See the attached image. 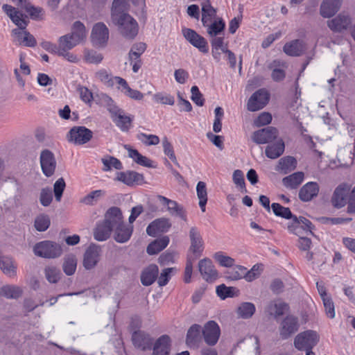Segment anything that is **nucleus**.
Wrapping results in <instances>:
<instances>
[{
    "mask_svg": "<svg viewBox=\"0 0 355 355\" xmlns=\"http://www.w3.org/2000/svg\"><path fill=\"white\" fill-rule=\"evenodd\" d=\"M331 202L337 209L343 208L347 204V212L355 213V185L352 189L351 185L346 182L338 184L333 192Z\"/></svg>",
    "mask_w": 355,
    "mask_h": 355,
    "instance_id": "nucleus-1",
    "label": "nucleus"
},
{
    "mask_svg": "<svg viewBox=\"0 0 355 355\" xmlns=\"http://www.w3.org/2000/svg\"><path fill=\"white\" fill-rule=\"evenodd\" d=\"M111 21L117 27L119 33L126 40H132L137 35L139 25L137 21L127 12L114 14Z\"/></svg>",
    "mask_w": 355,
    "mask_h": 355,
    "instance_id": "nucleus-2",
    "label": "nucleus"
},
{
    "mask_svg": "<svg viewBox=\"0 0 355 355\" xmlns=\"http://www.w3.org/2000/svg\"><path fill=\"white\" fill-rule=\"evenodd\" d=\"M35 256L44 259H55L62 254L61 245L52 241H43L37 243L33 246Z\"/></svg>",
    "mask_w": 355,
    "mask_h": 355,
    "instance_id": "nucleus-3",
    "label": "nucleus"
},
{
    "mask_svg": "<svg viewBox=\"0 0 355 355\" xmlns=\"http://www.w3.org/2000/svg\"><path fill=\"white\" fill-rule=\"evenodd\" d=\"M319 336L312 330L305 331L299 334L294 339V345L299 350H305L306 355H315L313 347L318 343Z\"/></svg>",
    "mask_w": 355,
    "mask_h": 355,
    "instance_id": "nucleus-4",
    "label": "nucleus"
},
{
    "mask_svg": "<svg viewBox=\"0 0 355 355\" xmlns=\"http://www.w3.org/2000/svg\"><path fill=\"white\" fill-rule=\"evenodd\" d=\"M287 228L290 232L298 236H303L307 233L313 234L311 231L313 225L311 222L303 216L297 218L294 216L291 218V221L288 223Z\"/></svg>",
    "mask_w": 355,
    "mask_h": 355,
    "instance_id": "nucleus-5",
    "label": "nucleus"
},
{
    "mask_svg": "<svg viewBox=\"0 0 355 355\" xmlns=\"http://www.w3.org/2000/svg\"><path fill=\"white\" fill-rule=\"evenodd\" d=\"M352 19L349 15L341 12L327 20V25L334 33H343L352 27Z\"/></svg>",
    "mask_w": 355,
    "mask_h": 355,
    "instance_id": "nucleus-6",
    "label": "nucleus"
},
{
    "mask_svg": "<svg viewBox=\"0 0 355 355\" xmlns=\"http://www.w3.org/2000/svg\"><path fill=\"white\" fill-rule=\"evenodd\" d=\"M279 138L277 129L272 126L258 130L254 132L252 135V141L257 144H269Z\"/></svg>",
    "mask_w": 355,
    "mask_h": 355,
    "instance_id": "nucleus-7",
    "label": "nucleus"
},
{
    "mask_svg": "<svg viewBox=\"0 0 355 355\" xmlns=\"http://www.w3.org/2000/svg\"><path fill=\"white\" fill-rule=\"evenodd\" d=\"M269 97L270 95L266 90L263 89L257 90L249 98L247 104L248 110L255 112L263 108L268 103Z\"/></svg>",
    "mask_w": 355,
    "mask_h": 355,
    "instance_id": "nucleus-8",
    "label": "nucleus"
},
{
    "mask_svg": "<svg viewBox=\"0 0 355 355\" xmlns=\"http://www.w3.org/2000/svg\"><path fill=\"white\" fill-rule=\"evenodd\" d=\"M189 236L191 243L189 251L194 254L195 259L200 257L204 249V242L200 231L196 227H191L189 230Z\"/></svg>",
    "mask_w": 355,
    "mask_h": 355,
    "instance_id": "nucleus-9",
    "label": "nucleus"
},
{
    "mask_svg": "<svg viewBox=\"0 0 355 355\" xmlns=\"http://www.w3.org/2000/svg\"><path fill=\"white\" fill-rule=\"evenodd\" d=\"M182 34L185 39L193 46L198 49L201 52H208L207 42L206 40L195 31L191 28H183Z\"/></svg>",
    "mask_w": 355,
    "mask_h": 355,
    "instance_id": "nucleus-10",
    "label": "nucleus"
},
{
    "mask_svg": "<svg viewBox=\"0 0 355 355\" xmlns=\"http://www.w3.org/2000/svg\"><path fill=\"white\" fill-rule=\"evenodd\" d=\"M69 134V140L78 145L87 143L92 137V132L84 126L73 127Z\"/></svg>",
    "mask_w": 355,
    "mask_h": 355,
    "instance_id": "nucleus-11",
    "label": "nucleus"
},
{
    "mask_svg": "<svg viewBox=\"0 0 355 355\" xmlns=\"http://www.w3.org/2000/svg\"><path fill=\"white\" fill-rule=\"evenodd\" d=\"M40 159L44 175L46 177L52 176L56 168L54 155L50 150H44L42 151Z\"/></svg>",
    "mask_w": 355,
    "mask_h": 355,
    "instance_id": "nucleus-12",
    "label": "nucleus"
},
{
    "mask_svg": "<svg viewBox=\"0 0 355 355\" xmlns=\"http://www.w3.org/2000/svg\"><path fill=\"white\" fill-rule=\"evenodd\" d=\"M220 331L218 324L213 321L207 322L202 330V335L205 343L209 345H214L218 342Z\"/></svg>",
    "mask_w": 355,
    "mask_h": 355,
    "instance_id": "nucleus-13",
    "label": "nucleus"
},
{
    "mask_svg": "<svg viewBox=\"0 0 355 355\" xmlns=\"http://www.w3.org/2000/svg\"><path fill=\"white\" fill-rule=\"evenodd\" d=\"M91 38L96 46H104L109 38V30L106 25L102 22L96 23L92 31Z\"/></svg>",
    "mask_w": 355,
    "mask_h": 355,
    "instance_id": "nucleus-14",
    "label": "nucleus"
},
{
    "mask_svg": "<svg viewBox=\"0 0 355 355\" xmlns=\"http://www.w3.org/2000/svg\"><path fill=\"white\" fill-rule=\"evenodd\" d=\"M299 329L298 320L293 315L286 316L281 322L279 334L282 339H287Z\"/></svg>",
    "mask_w": 355,
    "mask_h": 355,
    "instance_id": "nucleus-15",
    "label": "nucleus"
},
{
    "mask_svg": "<svg viewBox=\"0 0 355 355\" xmlns=\"http://www.w3.org/2000/svg\"><path fill=\"white\" fill-rule=\"evenodd\" d=\"M198 270L202 278L207 282H214L218 278V272L212 261L205 258L198 262Z\"/></svg>",
    "mask_w": 355,
    "mask_h": 355,
    "instance_id": "nucleus-16",
    "label": "nucleus"
},
{
    "mask_svg": "<svg viewBox=\"0 0 355 355\" xmlns=\"http://www.w3.org/2000/svg\"><path fill=\"white\" fill-rule=\"evenodd\" d=\"M157 198L161 202L167 206V211L171 216L179 217L182 220L187 221V211L182 205L163 196L159 195L157 196Z\"/></svg>",
    "mask_w": 355,
    "mask_h": 355,
    "instance_id": "nucleus-17",
    "label": "nucleus"
},
{
    "mask_svg": "<svg viewBox=\"0 0 355 355\" xmlns=\"http://www.w3.org/2000/svg\"><path fill=\"white\" fill-rule=\"evenodd\" d=\"M101 248L95 244L90 245L86 250L83 258V266L87 270L92 269L99 261Z\"/></svg>",
    "mask_w": 355,
    "mask_h": 355,
    "instance_id": "nucleus-18",
    "label": "nucleus"
},
{
    "mask_svg": "<svg viewBox=\"0 0 355 355\" xmlns=\"http://www.w3.org/2000/svg\"><path fill=\"white\" fill-rule=\"evenodd\" d=\"M171 227V223L167 218H159L151 222L146 228V233L151 236H155L159 233L166 232Z\"/></svg>",
    "mask_w": 355,
    "mask_h": 355,
    "instance_id": "nucleus-19",
    "label": "nucleus"
},
{
    "mask_svg": "<svg viewBox=\"0 0 355 355\" xmlns=\"http://www.w3.org/2000/svg\"><path fill=\"white\" fill-rule=\"evenodd\" d=\"M103 222L108 225L112 230L123 225V216L120 209L116 207L110 208L105 215Z\"/></svg>",
    "mask_w": 355,
    "mask_h": 355,
    "instance_id": "nucleus-20",
    "label": "nucleus"
},
{
    "mask_svg": "<svg viewBox=\"0 0 355 355\" xmlns=\"http://www.w3.org/2000/svg\"><path fill=\"white\" fill-rule=\"evenodd\" d=\"M2 8L12 21L18 26L17 29H26L27 21L24 19V15L21 12L8 4L3 5Z\"/></svg>",
    "mask_w": 355,
    "mask_h": 355,
    "instance_id": "nucleus-21",
    "label": "nucleus"
},
{
    "mask_svg": "<svg viewBox=\"0 0 355 355\" xmlns=\"http://www.w3.org/2000/svg\"><path fill=\"white\" fill-rule=\"evenodd\" d=\"M15 37L14 42L17 45H24L26 46L33 47L36 44L35 37L26 31L21 29H14L12 31Z\"/></svg>",
    "mask_w": 355,
    "mask_h": 355,
    "instance_id": "nucleus-22",
    "label": "nucleus"
},
{
    "mask_svg": "<svg viewBox=\"0 0 355 355\" xmlns=\"http://www.w3.org/2000/svg\"><path fill=\"white\" fill-rule=\"evenodd\" d=\"M319 190L320 187L317 182H307L300 189L299 198L303 202L311 201L318 196Z\"/></svg>",
    "mask_w": 355,
    "mask_h": 355,
    "instance_id": "nucleus-23",
    "label": "nucleus"
},
{
    "mask_svg": "<svg viewBox=\"0 0 355 355\" xmlns=\"http://www.w3.org/2000/svg\"><path fill=\"white\" fill-rule=\"evenodd\" d=\"M342 0H323L320 5V13L324 18L333 17L340 9Z\"/></svg>",
    "mask_w": 355,
    "mask_h": 355,
    "instance_id": "nucleus-24",
    "label": "nucleus"
},
{
    "mask_svg": "<svg viewBox=\"0 0 355 355\" xmlns=\"http://www.w3.org/2000/svg\"><path fill=\"white\" fill-rule=\"evenodd\" d=\"M116 180L126 185L132 186L134 184H141L144 181V175L133 171H127L118 173Z\"/></svg>",
    "mask_w": 355,
    "mask_h": 355,
    "instance_id": "nucleus-25",
    "label": "nucleus"
},
{
    "mask_svg": "<svg viewBox=\"0 0 355 355\" xmlns=\"http://www.w3.org/2000/svg\"><path fill=\"white\" fill-rule=\"evenodd\" d=\"M17 265L14 259L0 253V269L4 275L9 277H15L17 275Z\"/></svg>",
    "mask_w": 355,
    "mask_h": 355,
    "instance_id": "nucleus-26",
    "label": "nucleus"
},
{
    "mask_svg": "<svg viewBox=\"0 0 355 355\" xmlns=\"http://www.w3.org/2000/svg\"><path fill=\"white\" fill-rule=\"evenodd\" d=\"M274 143H270L266 148L265 153L267 157L270 159H277L284 152L285 144L282 138L273 141Z\"/></svg>",
    "mask_w": 355,
    "mask_h": 355,
    "instance_id": "nucleus-27",
    "label": "nucleus"
},
{
    "mask_svg": "<svg viewBox=\"0 0 355 355\" xmlns=\"http://www.w3.org/2000/svg\"><path fill=\"white\" fill-rule=\"evenodd\" d=\"M171 352V339L163 335L155 343L152 355H169Z\"/></svg>",
    "mask_w": 355,
    "mask_h": 355,
    "instance_id": "nucleus-28",
    "label": "nucleus"
},
{
    "mask_svg": "<svg viewBox=\"0 0 355 355\" xmlns=\"http://www.w3.org/2000/svg\"><path fill=\"white\" fill-rule=\"evenodd\" d=\"M288 309L287 304L280 300L270 301L265 308V312L275 318L284 314Z\"/></svg>",
    "mask_w": 355,
    "mask_h": 355,
    "instance_id": "nucleus-29",
    "label": "nucleus"
},
{
    "mask_svg": "<svg viewBox=\"0 0 355 355\" xmlns=\"http://www.w3.org/2000/svg\"><path fill=\"white\" fill-rule=\"evenodd\" d=\"M111 119L122 131H128L131 126V118L126 115L124 111L120 108L111 115Z\"/></svg>",
    "mask_w": 355,
    "mask_h": 355,
    "instance_id": "nucleus-30",
    "label": "nucleus"
},
{
    "mask_svg": "<svg viewBox=\"0 0 355 355\" xmlns=\"http://www.w3.org/2000/svg\"><path fill=\"white\" fill-rule=\"evenodd\" d=\"M159 268L155 264H150L145 268L141 275V282L144 286H148L154 283L158 277Z\"/></svg>",
    "mask_w": 355,
    "mask_h": 355,
    "instance_id": "nucleus-31",
    "label": "nucleus"
},
{
    "mask_svg": "<svg viewBox=\"0 0 355 355\" xmlns=\"http://www.w3.org/2000/svg\"><path fill=\"white\" fill-rule=\"evenodd\" d=\"M113 231L114 240L118 243H123L130 239L133 232V226L123 224Z\"/></svg>",
    "mask_w": 355,
    "mask_h": 355,
    "instance_id": "nucleus-32",
    "label": "nucleus"
},
{
    "mask_svg": "<svg viewBox=\"0 0 355 355\" xmlns=\"http://www.w3.org/2000/svg\"><path fill=\"white\" fill-rule=\"evenodd\" d=\"M297 167V160L292 156H286L281 158L275 170L284 174H287L295 170Z\"/></svg>",
    "mask_w": 355,
    "mask_h": 355,
    "instance_id": "nucleus-33",
    "label": "nucleus"
},
{
    "mask_svg": "<svg viewBox=\"0 0 355 355\" xmlns=\"http://www.w3.org/2000/svg\"><path fill=\"white\" fill-rule=\"evenodd\" d=\"M117 80H119V86L117 88L126 96L136 101H141L144 98V94L139 90L130 88L125 79Z\"/></svg>",
    "mask_w": 355,
    "mask_h": 355,
    "instance_id": "nucleus-34",
    "label": "nucleus"
},
{
    "mask_svg": "<svg viewBox=\"0 0 355 355\" xmlns=\"http://www.w3.org/2000/svg\"><path fill=\"white\" fill-rule=\"evenodd\" d=\"M134 345L142 350H146L150 347L151 338L147 334L141 331H135L132 336Z\"/></svg>",
    "mask_w": 355,
    "mask_h": 355,
    "instance_id": "nucleus-35",
    "label": "nucleus"
},
{
    "mask_svg": "<svg viewBox=\"0 0 355 355\" xmlns=\"http://www.w3.org/2000/svg\"><path fill=\"white\" fill-rule=\"evenodd\" d=\"M304 178V174L303 172H295L284 178L282 179V183L285 187L291 189H295L301 184Z\"/></svg>",
    "mask_w": 355,
    "mask_h": 355,
    "instance_id": "nucleus-36",
    "label": "nucleus"
},
{
    "mask_svg": "<svg viewBox=\"0 0 355 355\" xmlns=\"http://www.w3.org/2000/svg\"><path fill=\"white\" fill-rule=\"evenodd\" d=\"M202 7V23L203 26H207L209 21L213 20L216 15V10L214 8L209 0H203L201 2Z\"/></svg>",
    "mask_w": 355,
    "mask_h": 355,
    "instance_id": "nucleus-37",
    "label": "nucleus"
},
{
    "mask_svg": "<svg viewBox=\"0 0 355 355\" xmlns=\"http://www.w3.org/2000/svg\"><path fill=\"white\" fill-rule=\"evenodd\" d=\"M284 51L290 56H299L304 51L303 42L300 40H295L286 43L284 46Z\"/></svg>",
    "mask_w": 355,
    "mask_h": 355,
    "instance_id": "nucleus-38",
    "label": "nucleus"
},
{
    "mask_svg": "<svg viewBox=\"0 0 355 355\" xmlns=\"http://www.w3.org/2000/svg\"><path fill=\"white\" fill-rule=\"evenodd\" d=\"M168 243L169 238L167 236H162L150 243L147 247L146 252L150 255L156 254L164 250Z\"/></svg>",
    "mask_w": 355,
    "mask_h": 355,
    "instance_id": "nucleus-39",
    "label": "nucleus"
},
{
    "mask_svg": "<svg viewBox=\"0 0 355 355\" xmlns=\"http://www.w3.org/2000/svg\"><path fill=\"white\" fill-rule=\"evenodd\" d=\"M255 311L256 307L253 303L245 302L238 306L236 312L239 318L249 319L252 317Z\"/></svg>",
    "mask_w": 355,
    "mask_h": 355,
    "instance_id": "nucleus-40",
    "label": "nucleus"
},
{
    "mask_svg": "<svg viewBox=\"0 0 355 355\" xmlns=\"http://www.w3.org/2000/svg\"><path fill=\"white\" fill-rule=\"evenodd\" d=\"M200 330L201 327L198 324H193L189 329L186 338V343L189 347H196L198 345L200 340Z\"/></svg>",
    "mask_w": 355,
    "mask_h": 355,
    "instance_id": "nucleus-41",
    "label": "nucleus"
},
{
    "mask_svg": "<svg viewBox=\"0 0 355 355\" xmlns=\"http://www.w3.org/2000/svg\"><path fill=\"white\" fill-rule=\"evenodd\" d=\"M125 148L128 151L129 157H131L137 164L148 168L154 167L152 164L153 162L146 156L141 155L137 150L132 149L127 146H125Z\"/></svg>",
    "mask_w": 355,
    "mask_h": 355,
    "instance_id": "nucleus-42",
    "label": "nucleus"
},
{
    "mask_svg": "<svg viewBox=\"0 0 355 355\" xmlns=\"http://www.w3.org/2000/svg\"><path fill=\"white\" fill-rule=\"evenodd\" d=\"M112 231L108 225H106L103 221L100 222L94 229V237L98 241H105L110 237Z\"/></svg>",
    "mask_w": 355,
    "mask_h": 355,
    "instance_id": "nucleus-43",
    "label": "nucleus"
},
{
    "mask_svg": "<svg viewBox=\"0 0 355 355\" xmlns=\"http://www.w3.org/2000/svg\"><path fill=\"white\" fill-rule=\"evenodd\" d=\"M207 34L211 37L219 35L224 30L225 24L222 19L217 20H211L207 23Z\"/></svg>",
    "mask_w": 355,
    "mask_h": 355,
    "instance_id": "nucleus-44",
    "label": "nucleus"
},
{
    "mask_svg": "<svg viewBox=\"0 0 355 355\" xmlns=\"http://www.w3.org/2000/svg\"><path fill=\"white\" fill-rule=\"evenodd\" d=\"M96 77L108 87H113L115 85H119V80L117 79H123L119 76H111L104 69L97 71L96 73Z\"/></svg>",
    "mask_w": 355,
    "mask_h": 355,
    "instance_id": "nucleus-45",
    "label": "nucleus"
},
{
    "mask_svg": "<svg viewBox=\"0 0 355 355\" xmlns=\"http://www.w3.org/2000/svg\"><path fill=\"white\" fill-rule=\"evenodd\" d=\"M79 44L86 37V30L85 25L79 21H75L72 26L71 33H69Z\"/></svg>",
    "mask_w": 355,
    "mask_h": 355,
    "instance_id": "nucleus-46",
    "label": "nucleus"
},
{
    "mask_svg": "<svg viewBox=\"0 0 355 355\" xmlns=\"http://www.w3.org/2000/svg\"><path fill=\"white\" fill-rule=\"evenodd\" d=\"M1 293L6 298L17 299L21 295L22 290L15 285H5L1 287Z\"/></svg>",
    "mask_w": 355,
    "mask_h": 355,
    "instance_id": "nucleus-47",
    "label": "nucleus"
},
{
    "mask_svg": "<svg viewBox=\"0 0 355 355\" xmlns=\"http://www.w3.org/2000/svg\"><path fill=\"white\" fill-rule=\"evenodd\" d=\"M23 8L29 14L31 19L35 20L43 19L44 11L42 8L34 6L29 1H24Z\"/></svg>",
    "mask_w": 355,
    "mask_h": 355,
    "instance_id": "nucleus-48",
    "label": "nucleus"
},
{
    "mask_svg": "<svg viewBox=\"0 0 355 355\" xmlns=\"http://www.w3.org/2000/svg\"><path fill=\"white\" fill-rule=\"evenodd\" d=\"M77 44H78V42L70 34L61 36L58 39L59 51H69Z\"/></svg>",
    "mask_w": 355,
    "mask_h": 355,
    "instance_id": "nucleus-49",
    "label": "nucleus"
},
{
    "mask_svg": "<svg viewBox=\"0 0 355 355\" xmlns=\"http://www.w3.org/2000/svg\"><path fill=\"white\" fill-rule=\"evenodd\" d=\"M197 196L199 199V206L202 212L205 211V205L207 202V192L206 184L204 182H198L196 186Z\"/></svg>",
    "mask_w": 355,
    "mask_h": 355,
    "instance_id": "nucleus-50",
    "label": "nucleus"
},
{
    "mask_svg": "<svg viewBox=\"0 0 355 355\" xmlns=\"http://www.w3.org/2000/svg\"><path fill=\"white\" fill-rule=\"evenodd\" d=\"M50 225V217L46 214H40L35 218L34 227L39 232L46 231L49 227Z\"/></svg>",
    "mask_w": 355,
    "mask_h": 355,
    "instance_id": "nucleus-51",
    "label": "nucleus"
},
{
    "mask_svg": "<svg viewBox=\"0 0 355 355\" xmlns=\"http://www.w3.org/2000/svg\"><path fill=\"white\" fill-rule=\"evenodd\" d=\"M105 194V191L103 190H95L87 196L83 197L80 200V202L86 205H95L101 198H102Z\"/></svg>",
    "mask_w": 355,
    "mask_h": 355,
    "instance_id": "nucleus-52",
    "label": "nucleus"
},
{
    "mask_svg": "<svg viewBox=\"0 0 355 355\" xmlns=\"http://www.w3.org/2000/svg\"><path fill=\"white\" fill-rule=\"evenodd\" d=\"M77 266V259L74 255L70 254L67 256L63 262V270L67 275H72Z\"/></svg>",
    "mask_w": 355,
    "mask_h": 355,
    "instance_id": "nucleus-53",
    "label": "nucleus"
},
{
    "mask_svg": "<svg viewBox=\"0 0 355 355\" xmlns=\"http://www.w3.org/2000/svg\"><path fill=\"white\" fill-rule=\"evenodd\" d=\"M239 290L234 287H227L225 284L216 287V293L221 299L232 297L237 295Z\"/></svg>",
    "mask_w": 355,
    "mask_h": 355,
    "instance_id": "nucleus-54",
    "label": "nucleus"
},
{
    "mask_svg": "<svg viewBox=\"0 0 355 355\" xmlns=\"http://www.w3.org/2000/svg\"><path fill=\"white\" fill-rule=\"evenodd\" d=\"M103 59V56L100 53L89 49L84 51V60L87 63L98 64L101 62Z\"/></svg>",
    "mask_w": 355,
    "mask_h": 355,
    "instance_id": "nucleus-55",
    "label": "nucleus"
},
{
    "mask_svg": "<svg viewBox=\"0 0 355 355\" xmlns=\"http://www.w3.org/2000/svg\"><path fill=\"white\" fill-rule=\"evenodd\" d=\"M273 213L277 216H280L286 219H291L294 216L288 207H284L279 203H272L271 205Z\"/></svg>",
    "mask_w": 355,
    "mask_h": 355,
    "instance_id": "nucleus-56",
    "label": "nucleus"
},
{
    "mask_svg": "<svg viewBox=\"0 0 355 355\" xmlns=\"http://www.w3.org/2000/svg\"><path fill=\"white\" fill-rule=\"evenodd\" d=\"M213 257L221 266L223 267L230 268L235 263V260L233 258L225 255L222 252H216Z\"/></svg>",
    "mask_w": 355,
    "mask_h": 355,
    "instance_id": "nucleus-57",
    "label": "nucleus"
},
{
    "mask_svg": "<svg viewBox=\"0 0 355 355\" xmlns=\"http://www.w3.org/2000/svg\"><path fill=\"white\" fill-rule=\"evenodd\" d=\"M146 49V44L144 42H139L135 44L130 52H129V58L130 60H139L141 55L145 51Z\"/></svg>",
    "mask_w": 355,
    "mask_h": 355,
    "instance_id": "nucleus-58",
    "label": "nucleus"
},
{
    "mask_svg": "<svg viewBox=\"0 0 355 355\" xmlns=\"http://www.w3.org/2000/svg\"><path fill=\"white\" fill-rule=\"evenodd\" d=\"M153 99L155 102L163 105H173L175 103L174 97L171 94L164 92H158L155 94L153 96Z\"/></svg>",
    "mask_w": 355,
    "mask_h": 355,
    "instance_id": "nucleus-59",
    "label": "nucleus"
},
{
    "mask_svg": "<svg viewBox=\"0 0 355 355\" xmlns=\"http://www.w3.org/2000/svg\"><path fill=\"white\" fill-rule=\"evenodd\" d=\"M129 0H114L111 8V16L127 12Z\"/></svg>",
    "mask_w": 355,
    "mask_h": 355,
    "instance_id": "nucleus-60",
    "label": "nucleus"
},
{
    "mask_svg": "<svg viewBox=\"0 0 355 355\" xmlns=\"http://www.w3.org/2000/svg\"><path fill=\"white\" fill-rule=\"evenodd\" d=\"M245 267L236 266L226 272V277L231 280H239L243 278L245 275Z\"/></svg>",
    "mask_w": 355,
    "mask_h": 355,
    "instance_id": "nucleus-61",
    "label": "nucleus"
},
{
    "mask_svg": "<svg viewBox=\"0 0 355 355\" xmlns=\"http://www.w3.org/2000/svg\"><path fill=\"white\" fill-rule=\"evenodd\" d=\"M46 279L50 283H56L60 279V270L55 266H48L44 270Z\"/></svg>",
    "mask_w": 355,
    "mask_h": 355,
    "instance_id": "nucleus-62",
    "label": "nucleus"
},
{
    "mask_svg": "<svg viewBox=\"0 0 355 355\" xmlns=\"http://www.w3.org/2000/svg\"><path fill=\"white\" fill-rule=\"evenodd\" d=\"M162 146L164 154L167 155L175 164L178 165V162L173 150V147L166 137L163 139Z\"/></svg>",
    "mask_w": 355,
    "mask_h": 355,
    "instance_id": "nucleus-63",
    "label": "nucleus"
},
{
    "mask_svg": "<svg viewBox=\"0 0 355 355\" xmlns=\"http://www.w3.org/2000/svg\"><path fill=\"white\" fill-rule=\"evenodd\" d=\"M102 162L104 165L103 170L105 171H110L112 167L118 170L121 169L123 168L121 162L118 159L114 157L103 158L102 159Z\"/></svg>",
    "mask_w": 355,
    "mask_h": 355,
    "instance_id": "nucleus-64",
    "label": "nucleus"
}]
</instances>
